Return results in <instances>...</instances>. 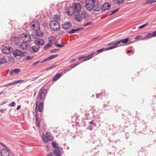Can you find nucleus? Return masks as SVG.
Here are the masks:
<instances>
[{
	"label": "nucleus",
	"instance_id": "14",
	"mask_svg": "<svg viewBox=\"0 0 156 156\" xmlns=\"http://www.w3.org/2000/svg\"><path fill=\"white\" fill-rule=\"evenodd\" d=\"M29 46V44L23 41L20 43L19 46L21 49L26 50L28 48Z\"/></svg>",
	"mask_w": 156,
	"mask_h": 156
},
{
	"label": "nucleus",
	"instance_id": "56",
	"mask_svg": "<svg viewBox=\"0 0 156 156\" xmlns=\"http://www.w3.org/2000/svg\"><path fill=\"white\" fill-rule=\"evenodd\" d=\"M85 56H82L80 57H79L78 58V59L79 60H80L81 59H82L83 58H84V57H85Z\"/></svg>",
	"mask_w": 156,
	"mask_h": 156
},
{
	"label": "nucleus",
	"instance_id": "18",
	"mask_svg": "<svg viewBox=\"0 0 156 156\" xmlns=\"http://www.w3.org/2000/svg\"><path fill=\"white\" fill-rule=\"evenodd\" d=\"M40 46L37 45L32 46L30 48V51L31 52H36L40 48Z\"/></svg>",
	"mask_w": 156,
	"mask_h": 156
},
{
	"label": "nucleus",
	"instance_id": "44",
	"mask_svg": "<svg viewBox=\"0 0 156 156\" xmlns=\"http://www.w3.org/2000/svg\"><path fill=\"white\" fill-rule=\"evenodd\" d=\"M139 155H142V156H145L146 155L144 152L142 151H140L139 152Z\"/></svg>",
	"mask_w": 156,
	"mask_h": 156
},
{
	"label": "nucleus",
	"instance_id": "32",
	"mask_svg": "<svg viewBox=\"0 0 156 156\" xmlns=\"http://www.w3.org/2000/svg\"><path fill=\"white\" fill-rule=\"evenodd\" d=\"M124 0H121L120 1H117V0H112L113 2L115 3L116 4H119L122 3Z\"/></svg>",
	"mask_w": 156,
	"mask_h": 156
},
{
	"label": "nucleus",
	"instance_id": "52",
	"mask_svg": "<svg viewBox=\"0 0 156 156\" xmlns=\"http://www.w3.org/2000/svg\"><path fill=\"white\" fill-rule=\"evenodd\" d=\"M90 123L91 125H92L94 126H96V124L93 121H91L90 122Z\"/></svg>",
	"mask_w": 156,
	"mask_h": 156
},
{
	"label": "nucleus",
	"instance_id": "7",
	"mask_svg": "<svg viewBox=\"0 0 156 156\" xmlns=\"http://www.w3.org/2000/svg\"><path fill=\"white\" fill-rule=\"evenodd\" d=\"M44 135L43 134L42 136V140L45 143L48 142V141H52L53 140V137L49 135L48 133H46L44 136H43Z\"/></svg>",
	"mask_w": 156,
	"mask_h": 156
},
{
	"label": "nucleus",
	"instance_id": "36",
	"mask_svg": "<svg viewBox=\"0 0 156 156\" xmlns=\"http://www.w3.org/2000/svg\"><path fill=\"white\" fill-rule=\"evenodd\" d=\"M119 8H117L116 9L113 10H112L111 11V13L109 14V15L110 16H111V15H112L113 14L117 12L119 10Z\"/></svg>",
	"mask_w": 156,
	"mask_h": 156
},
{
	"label": "nucleus",
	"instance_id": "45",
	"mask_svg": "<svg viewBox=\"0 0 156 156\" xmlns=\"http://www.w3.org/2000/svg\"><path fill=\"white\" fill-rule=\"evenodd\" d=\"M142 36L141 35H139L136 36L135 37V40H137L139 39H140L142 38Z\"/></svg>",
	"mask_w": 156,
	"mask_h": 156
},
{
	"label": "nucleus",
	"instance_id": "19",
	"mask_svg": "<svg viewBox=\"0 0 156 156\" xmlns=\"http://www.w3.org/2000/svg\"><path fill=\"white\" fill-rule=\"evenodd\" d=\"M76 12L78 13L81 9V5L79 3H75L73 5Z\"/></svg>",
	"mask_w": 156,
	"mask_h": 156
},
{
	"label": "nucleus",
	"instance_id": "20",
	"mask_svg": "<svg viewBox=\"0 0 156 156\" xmlns=\"http://www.w3.org/2000/svg\"><path fill=\"white\" fill-rule=\"evenodd\" d=\"M19 39L18 37L16 36L12 37L11 38V41L12 43L16 44H17L19 41Z\"/></svg>",
	"mask_w": 156,
	"mask_h": 156
},
{
	"label": "nucleus",
	"instance_id": "63",
	"mask_svg": "<svg viewBox=\"0 0 156 156\" xmlns=\"http://www.w3.org/2000/svg\"><path fill=\"white\" fill-rule=\"evenodd\" d=\"M55 66V65H53V66H51L50 67H49L48 68V69H51L52 68H54Z\"/></svg>",
	"mask_w": 156,
	"mask_h": 156
},
{
	"label": "nucleus",
	"instance_id": "61",
	"mask_svg": "<svg viewBox=\"0 0 156 156\" xmlns=\"http://www.w3.org/2000/svg\"><path fill=\"white\" fill-rule=\"evenodd\" d=\"M36 24H33L31 26V27L33 28L32 29H33L34 28H35Z\"/></svg>",
	"mask_w": 156,
	"mask_h": 156
},
{
	"label": "nucleus",
	"instance_id": "48",
	"mask_svg": "<svg viewBox=\"0 0 156 156\" xmlns=\"http://www.w3.org/2000/svg\"><path fill=\"white\" fill-rule=\"evenodd\" d=\"M15 84H16L15 81H14L13 82L9 83L8 84L6 85L5 86H10V85H12Z\"/></svg>",
	"mask_w": 156,
	"mask_h": 156
},
{
	"label": "nucleus",
	"instance_id": "62",
	"mask_svg": "<svg viewBox=\"0 0 156 156\" xmlns=\"http://www.w3.org/2000/svg\"><path fill=\"white\" fill-rule=\"evenodd\" d=\"M6 103V101H3L2 102H1L0 103V105H2L3 104Z\"/></svg>",
	"mask_w": 156,
	"mask_h": 156
},
{
	"label": "nucleus",
	"instance_id": "30",
	"mask_svg": "<svg viewBox=\"0 0 156 156\" xmlns=\"http://www.w3.org/2000/svg\"><path fill=\"white\" fill-rule=\"evenodd\" d=\"M58 56V54L53 55L49 56L48 57V60H51L55 58Z\"/></svg>",
	"mask_w": 156,
	"mask_h": 156
},
{
	"label": "nucleus",
	"instance_id": "43",
	"mask_svg": "<svg viewBox=\"0 0 156 156\" xmlns=\"http://www.w3.org/2000/svg\"><path fill=\"white\" fill-rule=\"evenodd\" d=\"M148 24V23H147L145 24L139 26L138 27V28L142 29V28H144V27H146Z\"/></svg>",
	"mask_w": 156,
	"mask_h": 156
},
{
	"label": "nucleus",
	"instance_id": "58",
	"mask_svg": "<svg viewBox=\"0 0 156 156\" xmlns=\"http://www.w3.org/2000/svg\"><path fill=\"white\" fill-rule=\"evenodd\" d=\"M53 154L52 153H50L47 155V156H53Z\"/></svg>",
	"mask_w": 156,
	"mask_h": 156
},
{
	"label": "nucleus",
	"instance_id": "10",
	"mask_svg": "<svg viewBox=\"0 0 156 156\" xmlns=\"http://www.w3.org/2000/svg\"><path fill=\"white\" fill-rule=\"evenodd\" d=\"M44 35V32L43 31H35L34 33L31 35L32 38L34 39L37 37H42Z\"/></svg>",
	"mask_w": 156,
	"mask_h": 156
},
{
	"label": "nucleus",
	"instance_id": "49",
	"mask_svg": "<svg viewBox=\"0 0 156 156\" xmlns=\"http://www.w3.org/2000/svg\"><path fill=\"white\" fill-rule=\"evenodd\" d=\"M48 60V58H44L40 62H41V63H43V62H44L47 61V60Z\"/></svg>",
	"mask_w": 156,
	"mask_h": 156
},
{
	"label": "nucleus",
	"instance_id": "37",
	"mask_svg": "<svg viewBox=\"0 0 156 156\" xmlns=\"http://www.w3.org/2000/svg\"><path fill=\"white\" fill-rule=\"evenodd\" d=\"M77 32L76 29H73L71 30L68 31V33L69 34H73L76 33Z\"/></svg>",
	"mask_w": 156,
	"mask_h": 156
},
{
	"label": "nucleus",
	"instance_id": "28",
	"mask_svg": "<svg viewBox=\"0 0 156 156\" xmlns=\"http://www.w3.org/2000/svg\"><path fill=\"white\" fill-rule=\"evenodd\" d=\"M7 63V60L4 57L0 58V65Z\"/></svg>",
	"mask_w": 156,
	"mask_h": 156
},
{
	"label": "nucleus",
	"instance_id": "35",
	"mask_svg": "<svg viewBox=\"0 0 156 156\" xmlns=\"http://www.w3.org/2000/svg\"><path fill=\"white\" fill-rule=\"evenodd\" d=\"M35 117L36 118V125L37 126H40V122L37 119H38V115L37 114L36 115H35Z\"/></svg>",
	"mask_w": 156,
	"mask_h": 156
},
{
	"label": "nucleus",
	"instance_id": "57",
	"mask_svg": "<svg viewBox=\"0 0 156 156\" xmlns=\"http://www.w3.org/2000/svg\"><path fill=\"white\" fill-rule=\"evenodd\" d=\"M6 110V109H1L0 110V111L1 113H4L5 112Z\"/></svg>",
	"mask_w": 156,
	"mask_h": 156
},
{
	"label": "nucleus",
	"instance_id": "27",
	"mask_svg": "<svg viewBox=\"0 0 156 156\" xmlns=\"http://www.w3.org/2000/svg\"><path fill=\"white\" fill-rule=\"evenodd\" d=\"M81 19L82 18L81 15H75V19L76 21L78 22L80 21L81 20Z\"/></svg>",
	"mask_w": 156,
	"mask_h": 156
},
{
	"label": "nucleus",
	"instance_id": "38",
	"mask_svg": "<svg viewBox=\"0 0 156 156\" xmlns=\"http://www.w3.org/2000/svg\"><path fill=\"white\" fill-rule=\"evenodd\" d=\"M109 49H107V48H102L100 49H99L98 50H97L96 52H101L103 51L104 50V51H106L108 50H109Z\"/></svg>",
	"mask_w": 156,
	"mask_h": 156
},
{
	"label": "nucleus",
	"instance_id": "16",
	"mask_svg": "<svg viewBox=\"0 0 156 156\" xmlns=\"http://www.w3.org/2000/svg\"><path fill=\"white\" fill-rule=\"evenodd\" d=\"M111 6V4L108 2H105L102 5L101 9L102 11H105L108 9Z\"/></svg>",
	"mask_w": 156,
	"mask_h": 156
},
{
	"label": "nucleus",
	"instance_id": "21",
	"mask_svg": "<svg viewBox=\"0 0 156 156\" xmlns=\"http://www.w3.org/2000/svg\"><path fill=\"white\" fill-rule=\"evenodd\" d=\"M96 55V52H94L90 53L87 56H85V57H84V61H86L91 59L93 58L94 55Z\"/></svg>",
	"mask_w": 156,
	"mask_h": 156
},
{
	"label": "nucleus",
	"instance_id": "41",
	"mask_svg": "<svg viewBox=\"0 0 156 156\" xmlns=\"http://www.w3.org/2000/svg\"><path fill=\"white\" fill-rule=\"evenodd\" d=\"M24 81V80H19L16 81H15V83L16 84L18 83H22L23 81Z\"/></svg>",
	"mask_w": 156,
	"mask_h": 156
},
{
	"label": "nucleus",
	"instance_id": "8",
	"mask_svg": "<svg viewBox=\"0 0 156 156\" xmlns=\"http://www.w3.org/2000/svg\"><path fill=\"white\" fill-rule=\"evenodd\" d=\"M94 1V0H87L86 1L85 7L88 10L90 11L92 9Z\"/></svg>",
	"mask_w": 156,
	"mask_h": 156
},
{
	"label": "nucleus",
	"instance_id": "15",
	"mask_svg": "<svg viewBox=\"0 0 156 156\" xmlns=\"http://www.w3.org/2000/svg\"><path fill=\"white\" fill-rule=\"evenodd\" d=\"M72 27V23L69 22H65L62 25V27L64 30H67L71 28Z\"/></svg>",
	"mask_w": 156,
	"mask_h": 156
},
{
	"label": "nucleus",
	"instance_id": "55",
	"mask_svg": "<svg viewBox=\"0 0 156 156\" xmlns=\"http://www.w3.org/2000/svg\"><path fill=\"white\" fill-rule=\"evenodd\" d=\"M0 144L2 145V146L3 147H5V148H8L4 144H3V143H2V142H0Z\"/></svg>",
	"mask_w": 156,
	"mask_h": 156
},
{
	"label": "nucleus",
	"instance_id": "33",
	"mask_svg": "<svg viewBox=\"0 0 156 156\" xmlns=\"http://www.w3.org/2000/svg\"><path fill=\"white\" fill-rule=\"evenodd\" d=\"M154 0H147L145 3L143 4V5H145L147 4H151L154 3Z\"/></svg>",
	"mask_w": 156,
	"mask_h": 156
},
{
	"label": "nucleus",
	"instance_id": "17",
	"mask_svg": "<svg viewBox=\"0 0 156 156\" xmlns=\"http://www.w3.org/2000/svg\"><path fill=\"white\" fill-rule=\"evenodd\" d=\"M76 12V11L74 9L73 5V6L70 7L69 10L67 11V14L69 15H72Z\"/></svg>",
	"mask_w": 156,
	"mask_h": 156
},
{
	"label": "nucleus",
	"instance_id": "6",
	"mask_svg": "<svg viewBox=\"0 0 156 156\" xmlns=\"http://www.w3.org/2000/svg\"><path fill=\"white\" fill-rule=\"evenodd\" d=\"M12 152L8 148L2 149L1 152L0 154L2 156H10Z\"/></svg>",
	"mask_w": 156,
	"mask_h": 156
},
{
	"label": "nucleus",
	"instance_id": "25",
	"mask_svg": "<svg viewBox=\"0 0 156 156\" xmlns=\"http://www.w3.org/2000/svg\"><path fill=\"white\" fill-rule=\"evenodd\" d=\"M61 73H60L57 74L55 75L54 77L52 79V80L54 81H56L61 76Z\"/></svg>",
	"mask_w": 156,
	"mask_h": 156
},
{
	"label": "nucleus",
	"instance_id": "53",
	"mask_svg": "<svg viewBox=\"0 0 156 156\" xmlns=\"http://www.w3.org/2000/svg\"><path fill=\"white\" fill-rule=\"evenodd\" d=\"M60 16H59L55 15L54 17V18L55 20H57L59 19Z\"/></svg>",
	"mask_w": 156,
	"mask_h": 156
},
{
	"label": "nucleus",
	"instance_id": "50",
	"mask_svg": "<svg viewBox=\"0 0 156 156\" xmlns=\"http://www.w3.org/2000/svg\"><path fill=\"white\" fill-rule=\"evenodd\" d=\"M40 62V61H37V62H34L33 63L32 65L33 66H34L36 64H38Z\"/></svg>",
	"mask_w": 156,
	"mask_h": 156
},
{
	"label": "nucleus",
	"instance_id": "23",
	"mask_svg": "<svg viewBox=\"0 0 156 156\" xmlns=\"http://www.w3.org/2000/svg\"><path fill=\"white\" fill-rule=\"evenodd\" d=\"M44 107V103L43 102H41L39 104L38 108V110L39 112H42L43 111V108Z\"/></svg>",
	"mask_w": 156,
	"mask_h": 156
},
{
	"label": "nucleus",
	"instance_id": "9",
	"mask_svg": "<svg viewBox=\"0 0 156 156\" xmlns=\"http://www.w3.org/2000/svg\"><path fill=\"white\" fill-rule=\"evenodd\" d=\"M92 7V9L94 11H99L101 8V6L98 4V2L96 1L95 0H94Z\"/></svg>",
	"mask_w": 156,
	"mask_h": 156
},
{
	"label": "nucleus",
	"instance_id": "11",
	"mask_svg": "<svg viewBox=\"0 0 156 156\" xmlns=\"http://www.w3.org/2000/svg\"><path fill=\"white\" fill-rule=\"evenodd\" d=\"M63 149L60 147H57V148L54 150L53 153L55 156H60L62 154Z\"/></svg>",
	"mask_w": 156,
	"mask_h": 156
},
{
	"label": "nucleus",
	"instance_id": "47",
	"mask_svg": "<svg viewBox=\"0 0 156 156\" xmlns=\"http://www.w3.org/2000/svg\"><path fill=\"white\" fill-rule=\"evenodd\" d=\"M92 23V22H89L84 24L83 25V26L85 27H87L88 25H90Z\"/></svg>",
	"mask_w": 156,
	"mask_h": 156
},
{
	"label": "nucleus",
	"instance_id": "64",
	"mask_svg": "<svg viewBox=\"0 0 156 156\" xmlns=\"http://www.w3.org/2000/svg\"><path fill=\"white\" fill-rule=\"evenodd\" d=\"M21 108L20 105H18L16 108V109L18 110H19Z\"/></svg>",
	"mask_w": 156,
	"mask_h": 156
},
{
	"label": "nucleus",
	"instance_id": "2",
	"mask_svg": "<svg viewBox=\"0 0 156 156\" xmlns=\"http://www.w3.org/2000/svg\"><path fill=\"white\" fill-rule=\"evenodd\" d=\"M49 26L51 30L54 31H58L60 28L59 23L55 20L50 21L49 22Z\"/></svg>",
	"mask_w": 156,
	"mask_h": 156
},
{
	"label": "nucleus",
	"instance_id": "42",
	"mask_svg": "<svg viewBox=\"0 0 156 156\" xmlns=\"http://www.w3.org/2000/svg\"><path fill=\"white\" fill-rule=\"evenodd\" d=\"M51 144L54 148H57V147L56 146V142L55 141H53L51 143Z\"/></svg>",
	"mask_w": 156,
	"mask_h": 156
},
{
	"label": "nucleus",
	"instance_id": "12",
	"mask_svg": "<svg viewBox=\"0 0 156 156\" xmlns=\"http://www.w3.org/2000/svg\"><path fill=\"white\" fill-rule=\"evenodd\" d=\"M35 40L34 41V44L36 45L40 46L41 45H43L44 44V41L43 39L39 37H37L35 38Z\"/></svg>",
	"mask_w": 156,
	"mask_h": 156
},
{
	"label": "nucleus",
	"instance_id": "5",
	"mask_svg": "<svg viewBox=\"0 0 156 156\" xmlns=\"http://www.w3.org/2000/svg\"><path fill=\"white\" fill-rule=\"evenodd\" d=\"M21 39L23 41L27 42L30 41L31 40L30 35L26 33H23L21 35Z\"/></svg>",
	"mask_w": 156,
	"mask_h": 156
},
{
	"label": "nucleus",
	"instance_id": "1",
	"mask_svg": "<svg viewBox=\"0 0 156 156\" xmlns=\"http://www.w3.org/2000/svg\"><path fill=\"white\" fill-rule=\"evenodd\" d=\"M129 40V38H126L124 39H122L116 42L110 43L108 45L112 44L113 45L107 48V49H112L117 48L119 46L118 44H120L121 43H122L123 44H126L128 42Z\"/></svg>",
	"mask_w": 156,
	"mask_h": 156
},
{
	"label": "nucleus",
	"instance_id": "34",
	"mask_svg": "<svg viewBox=\"0 0 156 156\" xmlns=\"http://www.w3.org/2000/svg\"><path fill=\"white\" fill-rule=\"evenodd\" d=\"M51 46V43H48L46 45H45L43 48L44 50H46L48 48H50Z\"/></svg>",
	"mask_w": 156,
	"mask_h": 156
},
{
	"label": "nucleus",
	"instance_id": "60",
	"mask_svg": "<svg viewBox=\"0 0 156 156\" xmlns=\"http://www.w3.org/2000/svg\"><path fill=\"white\" fill-rule=\"evenodd\" d=\"M153 37L156 36V31L152 33Z\"/></svg>",
	"mask_w": 156,
	"mask_h": 156
},
{
	"label": "nucleus",
	"instance_id": "51",
	"mask_svg": "<svg viewBox=\"0 0 156 156\" xmlns=\"http://www.w3.org/2000/svg\"><path fill=\"white\" fill-rule=\"evenodd\" d=\"M58 49H53L51 50L50 51L52 52L53 53H54L55 52H56V51H58Z\"/></svg>",
	"mask_w": 156,
	"mask_h": 156
},
{
	"label": "nucleus",
	"instance_id": "4",
	"mask_svg": "<svg viewBox=\"0 0 156 156\" xmlns=\"http://www.w3.org/2000/svg\"><path fill=\"white\" fill-rule=\"evenodd\" d=\"M47 92V90L46 89H44L42 88L39 91L38 98H40L41 100H44Z\"/></svg>",
	"mask_w": 156,
	"mask_h": 156
},
{
	"label": "nucleus",
	"instance_id": "59",
	"mask_svg": "<svg viewBox=\"0 0 156 156\" xmlns=\"http://www.w3.org/2000/svg\"><path fill=\"white\" fill-rule=\"evenodd\" d=\"M76 59H72L70 62V63H73V62H74L75 61H76Z\"/></svg>",
	"mask_w": 156,
	"mask_h": 156
},
{
	"label": "nucleus",
	"instance_id": "3",
	"mask_svg": "<svg viewBox=\"0 0 156 156\" xmlns=\"http://www.w3.org/2000/svg\"><path fill=\"white\" fill-rule=\"evenodd\" d=\"M27 53L24 51H22L19 49H16L13 51V55L14 57L20 56L23 57L25 56Z\"/></svg>",
	"mask_w": 156,
	"mask_h": 156
},
{
	"label": "nucleus",
	"instance_id": "54",
	"mask_svg": "<svg viewBox=\"0 0 156 156\" xmlns=\"http://www.w3.org/2000/svg\"><path fill=\"white\" fill-rule=\"evenodd\" d=\"M101 95V93L100 94H97L96 95V97L97 98H98L100 97V96Z\"/></svg>",
	"mask_w": 156,
	"mask_h": 156
},
{
	"label": "nucleus",
	"instance_id": "46",
	"mask_svg": "<svg viewBox=\"0 0 156 156\" xmlns=\"http://www.w3.org/2000/svg\"><path fill=\"white\" fill-rule=\"evenodd\" d=\"M16 103L14 102H12L11 103L9 104V106L11 107H14L15 106Z\"/></svg>",
	"mask_w": 156,
	"mask_h": 156
},
{
	"label": "nucleus",
	"instance_id": "31",
	"mask_svg": "<svg viewBox=\"0 0 156 156\" xmlns=\"http://www.w3.org/2000/svg\"><path fill=\"white\" fill-rule=\"evenodd\" d=\"M153 36L152 33H149L145 35V38L146 39H147L149 38H151Z\"/></svg>",
	"mask_w": 156,
	"mask_h": 156
},
{
	"label": "nucleus",
	"instance_id": "40",
	"mask_svg": "<svg viewBox=\"0 0 156 156\" xmlns=\"http://www.w3.org/2000/svg\"><path fill=\"white\" fill-rule=\"evenodd\" d=\"M63 45L59 44H56L55 46L58 48H62L64 46V44H62Z\"/></svg>",
	"mask_w": 156,
	"mask_h": 156
},
{
	"label": "nucleus",
	"instance_id": "39",
	"mask_svg": "<svg viewBox=\"0 0 156 156\" xmlns=\"http://www.w3.org/2000/svg\"><path fill=\"white\" fill-rule=\"evenodd\" d=\"M33 58V57H30V56L28 55L25 58L23 59L24 60H30Z\"/></svg>",
	"mask_w": 156,
	"mask_h": 156
},
{
	"label": "nucleus",
	"instance_id": "26",
	"mask_svg": "<svg viewBox=\"0 0 156 156\" xmlns=\"http://www.w3.org/2000/svg\"><path fill=\"white\" fill-rule=\"evenodd\" d=\"M80 64V63H75L73 65H70L68 67V68H70V69H67V70L68 71H69L70 70Z\"/></svg>",
	"mask_w": 156,
	"mask_h": 156
},
{
	"label": "nucleus",
	"instance_id": "24",
	"mask_svg": "<svg viewBox=\"0 0 156 156\" xmlns=\"http://www.w3.org/2000/svg\"><path fill=\"white\" fill-rule=\"evenodd\" d=\"M81 16L82 18H84L86 20L87 19L88 16L87 12L84 11L81 14Z\"/></svg>",
	"mask_w": 156,
	"mask_h": 156
},
{
	"label": "nucleus",
	"instance_id": "13",
	"mask_svg": "<svg viewBox=\"0 0 156 156\" xmlns=\"http://www.w3.org/2000/svg\"><path fill=\"white\" fill-rule=\"evenodd\" d=\"M12 48L11 47L7 46L4 48L2 51L4 54H9L12 52Z\"/></svg>",
	"mask_w": 156,
	"mask_h": 156
},
{
	"label": "nucleus",
	"instance_id": "22",
	"mask_svg": "<svg viewBox=\"0 0 156 156\" xmlns=\"http://www.w3.org/2000/svg\"><path fill=\"white\" fill-rule=\"evenodd\" d=\"M20 70L18 68H16L9 71V73L11 75H12L13 73L18 74L20 71Z\"/></svg>",
	"mask_w": 156,
	"mask_h": 156
},
{
	"label": "nucleus",
	"instance_id": "29",
	"mask_svg": "<svg viewBox=\"0 0 156 156\" xmlns=\"http://www.w3.org/2000/svg\"><path fill=\"white\" fill-rule=\"evenodd\" d=\"M35 24H36V27L34 28L33 29L35 31H38L40 29V24L38 23H36Z\"/></svg>",
	"mask_w": 156,
	"mask_h": 156
}]
</instances>
